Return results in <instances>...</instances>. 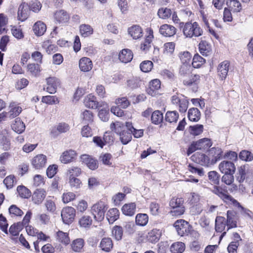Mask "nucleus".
I'll list each match as a JSON object with an SVG mask.
<instances>
[{
    "label": "nucleus",
    "instance_id": "5fc2aeb1",
    "mask_svg": "<svg viewBox=\"0 0 253 253\" xmlns=\"http://www.w3.org/2000/svg\"><path fill=\"white\" fill-rule=\"evenodd\" d=\"M208 177L213 184L217 185L219 184L220 176L216 171H211L209 172Z\"/></svg>",
    "mask_w": 253,
    "mask_h": 253
},
{
    "label": "nucleus",
    "instance_id": "39448f33",
    "mask_svg": "<svg viewBox=\"0 0 253 253\" xmlns=\"http://www.w3.org/2000/svg\"><path fill=\"white\" fill-rule=\"evenodd\" d=\"M191 159L195 163L202 166H209L212 165L210 158L203 153H196L192 156Z\"/></svg>",
    "mask_w": 253,
    "mask_h": 253
},
{
    "label": "nucleus",
    "instance_id": "ea45409f",
    "mask_svg": "<svg viewBox=\"0 0 253 253\" xmlns=\"http://www.w3.org/2000/svg\"><path fill=\"white\" fill-rule=\"evenodd\" d=\"M157 14L158 17L162 19H167L169 18L172 14L170 9L167 7H162L159 9Z\"/></svg>",
    "mask_w": 253,
    "mask_h": 253
},
{
    "label": "nucleus",
    "instance_id": "7c9ffc66",
    "mask_svg": "<svg viewBox=\"0 0 253 253\" xmlns=\"http://www.w3.org/2000/svg\"><path fill=\"white\" fill-rule=\"evenodd\" d=\"M120 212L117 208L110 209L107 214V218L110 223H113L119 217Z\"/></svg>",
    "mask_w": 253,
    "mask_h": 253
},
{
    "label": "nucleus",
    "instance_id": "4be33fe9",
    "mask_svg": "<svg viewBox=\"0 0 253 253\" xmlns=\"http://www.w3.org/2000/svg\"><path fill=\"white\" fill-rule=\"evenodd\" d=\"M209 153L210 155L212 157L211 160V164L213 165L220 160L222 156V151L220 148L213 147L210 150Z\"/></svg>",
    "mask_w": 253,
    "mask_h": 253
},
{
    "label": "nucleus",
    "instance_id": "49530a36",
    "mask_svg": "<svg viewBox=\"0 0 253 253\" xmlns=\"http://www.w3.org/2000/svg\"><path fill=\"white\" fill-rule=\"evenodd\" d=\"M179 115L176 111H168L166 114L165 120L169 123H175L178 120Z\"/></svg>",
    "mask_w": 253,
    "mask_h": 253
},
{
    "label": "nucleus",
    "instance_id": "9b49d317",
    "mask_svg": "<svg viewBox=\"0 0 253 253\" xmlns=\"http://www.w3.org/2000/svg\"><path fill=\"white\" fill-rule=\"evenodd\" d=\"M176 29L172 25L165 24L162 25L159 29L160 33L166 37H170L176 33Z\"/></svg>",
    "mask_w": 253,
    "mask_h": 253
},
{
    "label": "nucleus",
    "instance_id": "de8ad7c7",
    "mask_svg": "<svg viewBox=\"0 0 253 253\" xmlns=\"http://www.w3.org/2000/svg\"><path fill=\"white\" fill-rule=\"evenodd\" d=\"M127 127L128 130L131 132L135 138H140L143 135V129H136L132 126L131 123L127 122Z\"/></svg>",
    "mask_w": 253,
    "mask_h": 253
},
{
    "label": "nucleus",
    "instance_id": "603ef678",
    "mask_svg": "<svg viewBox=\"0 0 253 253\" xmlns=\"http://www.w3.org/2000/svg\"><path fill=\"white\" fill-rule=\"evenodd\" d=\"M17 191L19 195L23 198H28L31 196V192L26 187L24 186H18Z\"/></svg>",
    "mask_w": 253,
    "mask_h": 253
},
{
    "label": "nucleus",
    "instance_id": "58836bf2",
    "mask_svg": "<svg viewBox=\"0 0 253 253\" xmlns=\"http://www.w3.org/2000/svg\"><path fill=\"white\" fill-rule=\"evenodd\" d=\"M161 236V232L157 229H153L148 233V240L152 243H156L158 241Z\"/></svg>",
    "mask_w": 253,
    "mask_h": 253
},
{
    "label": "nucleus",
    "instance_id": "2f4dec72",
    "mask_svg": "<svg viewBox=\"0 0 253 253\" xmlns=\"http://www.w3.org/2000/svg\"><path fill=\"white\" fill-rule=\"evenodd\" d=\"M44 205L47 211L54 213L56 210V206L53 197H48L44 203Z\"/></svg>",
    "mask_w": 253,
    "mask_h": 253
},
{
    "label": "nucleus",
    "instance_id": "0e129e2a",
    "mask_svg": "<svg viewBox=\"0 0 253 253\" xmlns=\"http://www.w3.org/2000/svg\"><path fill=\"white\" fill-rule=\"evenodd\" d=\"M191 69L190 64H182L179 70V73L181 76H185L191 73Z\"/></svg>",
    "mask_w": 253,
    "mask_h": 253
},
{
    "label": "nucleus",
    "instance_id": "473e14b6",
    "mask_svg": "<svg viewBox=\"0 0 253 253\" xmlns=\"http://www.w3.org/2000/svg\"><path fill=\"white\" fill-rule=\"evenodd\" d=\"M195 143L198 150H205L211 146V140L207 138L200 139Z\"/></svg>",
    "mask_w": 253,
    "mask_h": 253
},
{
    "label": "nucleus",
    "instance_id": "f8f14e48",
    "mask_svg": "<svg viewBox=\"0 0 253 253\" xmlns=\"http://www.w3.org/2000/svg\"><path fill=\"white\" fill-rule=\"evenodd\" d=\"M69 126L65 123H59L55 126L52 127L50 130L51 135L55 137L60 133H65L69 130Z\"/></svg>",
    "mask_w": 253,
    "mask_h": 253
},
{
    "label": "nucleus",
    "instance_id": "3c124183",
    "mask_svg": "<svg viewBox=\"0 0 253 253\" xmlns=\"http://www.w3.org/2000/svg\"><path fill=\"white\" fill-rule=\"evenodd\" d=\"M131 138V133L128 130V129H126L120 135V139L121 142L124 145L127 144L130 142Z\"/></svg>",
    "mask_w": 253,
    "mask_h": 253
},
{
    "label": "nucleus",
    "instance_id": "79ce46f5",
    "mask_svg": "<svg viewBox=\"0 0 253 253\" xmlns=\"http://www.w3.org/2000/svg\"><path fill=\"white\" fill-rule=\"evenodd\" d=\"M163 120V115L161 111L156 110L153 112L151 114V121L152 123L155 125H158L162 123Z\"/></svg>",
    "mask_w": 253,
    "mask_h": 253
},
{
    "label": "nucleus",
    "instance_id": "09e8293b",
    "mask_svg": "<svg viewBox=\"0 0 253 253\" xmlns=\"http://www.w3.org/2000/svg\"><path fill=\"white\" fill-rule=\"evenodd\" d=\"M23 228V225L21 222H17L12 225L9 228V232L13 236H17Z\"/></svg>",
    "mask_w": 253,
    "mask_h": 253
},
{
    "label": "nucleus",
    "instance_id": "393cba45",
    "mask_svg": "<svg viewBox=\"0 0 253 253\" xmlns=\"http://www.w3.org/2000/svg\"><path fill=\"white\" fill-rule=\"evenodd\" d=\"M129 34L133 39H138L143 35L142 28L138 25H133L128 29Z\"/></svg>",
    "mask_w": 253,
    "mask_h": 253
},
{
    "label": "nucleus",
    "instance_id": "5701e85b",
    "mask_svg": "<svg viewBox=\"0 0 253 253\" xmlns=\"http://www.w3.org/2000/svg\"><path fill=\"white\" fill-rule=\"evenodd\" d=\"M84 105L89 108L96 109L99 107V104L96 99V97L90 94L88 95L84 100Z\"/></svg>",
    "mask_w": 253,
    "mask_h": 253
},
{
    "label": "nucleus",
    "instance_id": "f3484780",
    "mask_svg": "<svg viewBox=\"0 0 253 253\" xmlns=\"http://www.w3.org/2000/svg\"><path fill=\"white\" fill-rule=\"evenodd\" d=\"M230 63L229 61L225 60L221 62L218 67V75L222 80L226 78L229 71Z\"/></svg>",
    "mask_w": 253,
    "mask_h": 253
},
{
    "label": "nucleus",
    "instance_id": "864d4df0",
    "mask_svg": "<svg viewBox=\"0 0 253 253\" xmlns=\"http://www.w3.org/2000/svg\"><path fill=\"white\" fill-rule=\"evenodd\" d=\"M200 76L198 75H191V77L188 79H185L183 81V84L184 85L190 86L192 84H197L199 83Z\"/></svg>",
    "mask_w": 253,
    "mask_h": 253
},
{
    "label": "nucleus",
    "instance_id": "cd10ccee",
    "mask_svg": "<svg viewBox=\"0 0 253 253\" xmlns=\"http://www.w3.org/2000/svg\"><path fill=\"white\" fill-rule=\"evenodd\" d=\"M200 53L205 56H207L211 53V48L210 44L205 41H202L199 44Z\"/></svg>",
    "mask_w": 253,
    "mask_h": 253
},
{
    "label": "nucleus",
    "instance_id": "69168bd1",
    "mask_svg": "<svg viewBox=\"0 0 253 253\" xmlns=\"http://www.w3.org/2000/svg\"><path fill=\"white\" fill-rule=\"evenodd\" d=\"M81 173V169L77 167H72L67 170V175L69 177L78 176Z\"/></svg>",
    "mask_w": 253,
    "mask_h": 253
},
{
    "label": "nucleus",
    "instance_id": "423d86ee",
    "mask_svg": "<svg viewBox=\"0 0 253 253\" xmlns=\"http://www.w3.org/2000/svg\"><path fill=\"white\" fill-rule=\"evenodd\" d=\"M46 156L43 154H39L35 156L32 160L33 167L37 169L44 168L46 164Z\"/></svg>",
    "mask_w": 253,
    "mask_h": 253
},
{
    "label": "nucleus",
    "instance_id": "f03ea898",
    "mask_svg": "<svg viewBox=\"0 0 253 253\" xmlns=\"http://www.w3.org/2000/svg\"><path fill=\"white\" fill-rule=\"evenodd\" d=\"M107 209V205L104 201H99L91 207V212L94 218L96 221H100L104 219Z\"/></svg>",
    "mask_w": 253,
    "mask_h": 253
},
{
    "label": "nucleus",
    "instance_id": "8fccbe9b",
    "mask_svg": "<svg viewBox=\"0 0 253 253\" xmlns=\"http://www.w3.org/2000/svg\"><path fill=\"white\" fill-rule=\"evenodd\" d=\"M205 59L199 54H195L193 57L192 63L193 67L195 68H200L205 63Z\"/></svg>",
    "mask_w": 253,
    "mask_h": 253
},
{
    "label": "nucleus",
    "instance_id": "052dcab7",
    "mask_svg": "<svg viewBox=\"0 0 253 253\" xmlns=\"http://www.w3.org/2000/svg\"><path fill=\"white\" fill-rule=\"evenodd\" d=\"M153 63L149 60L144 61L142 62L140 65V68L141 71L143 72H149L152 69Z\"/></svg>",
    "mask_w": 253,
    "mask_h": 253
},
{
    "label": "nucleus",
    "instance_id": "20e7f679",
    "mask_svg": "<svg viewBox=\"0 0 253 253\" xmlns=\"http://www.w3.org/2000/svg\"><path fill=\"white\" fill-rule=\"evenodd\" d=\"M76 211L71 207H67L63 209L61 211V217L63 222L66 224L72 222L75 216Z\"/></svg>",
    "mask_w": 253,
    "mask_h": 253
},
{
    "label": "nucleus",
    "instance_id": "f257e3e1",
    "mask_svg": "<svg viewBox=\"0 0 253 253\" xmlns=\"http://www.w3.org/2000/svg\"><path fill=\"white\" fill-rule=\"evenodd\" d=\"M180 28H183V35L189 38L198 37L203 34V30L197 22H180Z\"/></svg>",
    "mask_w": 253,
    "mask_h": 253
},
{
    "label": "nucleus",
    "instance_id": "b1692460",
    "mask_svg": "<svg viewBox=\"0 0 253 253\" xmlns=\"http://www.w3.org/2000/svg\"><path fill=\"white\" fill-rule=\"evenodd\" d=\"M110 128L112 131H114L117 134H119V136L122 133H123L124 131L128 129L127 123H126V125L125 126L122 123L119 122L112 123L110 125Z\"/></svg>",
    "mask_w": 253,
    "mask_h": 253
},
{
    "label": "nucleus",
    "instance_id": "72a5a7b5",
    "mask_svg": "<svg viewBox=\"0 0 253 253\" xmlns=\"http://www.w3.org/2000/svg\"><path fill=\"white\" fill-rule=\"evenodd\" d=\"M11 127L12 129L18 133H22L25 129L24 123L19 118L15 120L14 123L12 124Z\"/></svg>",
    "mask_w": 253,
    "mask_h": 253
},
{
    "label": "nucleus",
    "instance_id": "37998d69",
    "mask_svg": "<svg viewBox=\"0 0 253 253\" xmlns=\"http://www.w3.org/2000/svg\"><path fill=\"white\" fill-rule=\"evenodd\" d=\"M84 246V241L82 238L74 240L71 244L72 250L76 252H79Z\"/></svg>",
    "mask_w": 253,
    "mask_h": 253
},
{
    "label": "nucleus",
    "instance_id": "aec40b11",
    "mask_svg": "<svg viewBox=\"0 0 253 253\" xmlns=\"http://www.w3.org/2000/svg\"><path fill=\"white\" fill-rule=\"evenodd\" d=\"M81 159L83 163L91 169H95L97 168V161L87 155H82Z\"/></svg>",
    "mask_w": 253,
    "mask_h": 253
},
{
    "label": "nucleus",
    "instance_id": "a19ab883",
    "mask_svg": "<svg viewBox=\"0 0 253 253\" xmlns=\"http://www.w3.org/2000/svg\"><path fill=\"white\" fill-rule=\"evenodd\" d=\"M80 32L83 37H87L93 33V29L89 25L82 24L80 26Z\"/></svg>",
    "mask_w": 253,
    "mask_h": 253
},
{
    "label": "nucleus",
    "instance_id": "412c9836",
    "mask_svg": "<svg viewBox=\"0 0 253 253\" xmlns=\"http://www.w3.org/2000/svg\"><path fill=\"white\" fill-rule=\"evenodd\" d=\"M133 58L132 51L128 49H124L119 53V58L120 60L125 63L131 61Z\"/></svg>",
    "mask_w": 253,
    "mask_h": 253
},
{
    "label": "nucleus",
    "instance_id": "4c0bfd02",
    "mask_svg": "<svg viewBox=\"0 0 253 253\" xmlns=\"http://www.w3.org/2000/svg\"><path fill=\"white\" fill-rule=\"evenodd\" d=\"M200 112L197 108H192L188 111V117L191 121L197 122L200 119Z\"/></svg>",
    "mask_w": 253,
    "mask_h": 253
},
{
    "label": "nucleus",
    "instance_id": "774afa93",
    "mask_svg": "<svg viewBox=\"0 0 253 253\" xmlns=\"http://www.w3.org/2000/svg\"><path fill=\"white\" fill-rule=\"evenodd\" d=\"M78 212H84L88 207L87 202L84 200H80L77 205H75Z\"/></svg>",
    "mask_w": 253,
    "mask_h": 253
},
{
    "label": "nucleus",
    "instance_id": "7ed1b4c3",
    "mask_svg": "<svg viewBox=\"0 0 253 253\" xmlns=\"http://www.w3.org/2000/svg\"><path fill=\"white\" fill-rule=\"evenodd\" d=\"M177 233L180 236H184L188 235L190 232L191 227L188 222L183 220H178L174 224Z\"/></svg>",
    "mask_w": 253,
    "mask_h": 253
},
{
    "label": "nucleus",
    "instance_id": "9d476101",
    "mask_svg": "<svg viewBox=\"0 0 253 253\" xmlns=\"http://www.w3.org/2000/svg\"><path fill=\"white\" fill-rule=\"evenodd\" d=\"M46 91L50 94L56 92L58 86L60 85L59 80L55 77H49L46 79Z\"/></svg>",
    "mask_w": 253,
    "mask_h": 253
},
{
    "label": "nucleus",
    "instance_id": "338daca9",
    "mask_svg": "<svg viewBox=\"0 0 253 253\" xmlns=\"http://www.w3.org/2000/svg\"><path fill=\"white\" fill-rule=\"evenodd\" d=\"M234 173H224L221 178L222 182L228 185H231L234 180V177L233 176Z\"/></svg>",
    "mask_w": 253,
    "mask_h": 253
},
{
    "label": "nucleus",
    "instance_id": "dca6fc26",
    "mask_svg": "<svg viewBox=\"0 0 253 253\" xmlns=\"http://www.w3.org/2000/svg\"><path fill=\"white\" fill-rule=\"evenodd\" d=\"M46 196L45 191L42 189L36 190L32 195V201L35 204L39 205L43 201Z\"/></svg>",
    "mask_w": 253,
    "mask_h": 253
},
{
    "label": "nucleus",
    "instance_id": "4468645a",
    "mask_svg": "<svg viewBox=\"0 0 253 253\" xmlns=\"http://www.w3.org/2000/svg\"><path fill=\"white\" fill-rule=\"evenodd\" d=\"M226 223L228 226L227 230L230 228L237 227V217L235 211H227Z\"/></svg>",
    "mask_w": 253,
    "mask_h": 253
},
{
    "label": "nucleus",
    "instance_id": "a878e982",
    "mask_svg": "<svg viewBox=\"0 0 253 253\" xmlns=\"http://www.w3.org/2000/svg\"><path fill=\"white\" fill-rule=\"evenodd\" d=\"M161 87V82L158 79L152 80L149 83V87L147 89L149 94L154 96L156 94L155 91L158 90Z\"/></svg>",
    "mask_w": 253,
    "mask_h": 253
},
{
    "label": "nucleus",
    "instance_id": "c9c22d12",
    "mask_svg": "<svg viewBox=\"0 0 253 253\" xmlns=\"http://www.w3.org/2000/svg\"><path fill=\"white\" fill-rule=\"evenodd\" d=\"M226 4L230 10L235 12H239L242 9L241 3L238 0H228Z\"/></svg>",
    "mask_w": 253,
    "mask_h": 253
},
{
    "label": "nucleus",
    "instance_id": "a18cd8bd",
    "mask_svg": "<svg viewBox=\"0 0 253 253\" xmlns=\"http://www.w3.org/2000/svg\"><path fill=\"white\" fill-rule=\"evenodd\" d=\"M148 216L145 213L137 214L135 217L136 223L140 226H145L148 223Z\"/></svg>",
    "mask_w": 253,
    "mask_h": 253
},
{
    "label": "nucleus",
    "instance_id": "6e6d98bb",
    "mask_svg": "<svg viewBox=\"0 0 253 253\" xmlns=\"http://www.w3.org/2000/svg\"><path fill=\"white\" fill-rule=\"evenodd\" d=\"M204 129V126L202 125L197 124L189 127L190 133L194 135H198L201 134Z\"/></svg>",
    "mask_w": 253,
    "mask_h": 253
},
{
    "label": "nucleus",
    "instance_id": "2eb2a0df",
    "mask_svg": "<svg viewBox=\"0 0 253 253\" xmlns=\"http://www.w3.org/2000/svg\"><path fill=\"white\" fill-rule=\"evenodd\" d=\"M79 67L82 71L88 72L93 67L92 61L87 57H83L79 61Z\"/></svg>",
    "mask_w": 253,
    "mask_h": 253
},
{
    "label": "nucleus",
    "instance_id": "c756f323",
    "mask_svg": "<svg viewBox=\"0 0 253 253\" xmlns=\"http://www.w3.org/2000/svg\"><path fill=\"white\" fill-rule=\"evenodd\" d=\"M135 204L134 203H131L124 205L122 208V211L124 214L132 216L135 212Z\"/></svg>",
    "mask_w": 253,
    "mask_h": 253
},
{
    "label": "nucleus",
    "instance_id": "c03bdc74",
    "mask_svg": "<svg viewBox=\"0 0 253 253\" xmlns=\"http://www.w3.org/2000/svg\"><path fill=\"white\" fill-rule=\"evenodd\" d=\"M56 235L57 239L59 242L66 245L69 244L70 241L68 233L62 231H58Z\"/></svg>",
    "mask_w": 253,
    "mask_h": 253
},
{
    "label": "nucleus",
    "instance_id": "1a4fd4ad",
    "mask_svg": "<svg viewBox=\"0 0 253 253\" xmlns=\"http://www.w3.org/2000/svg\"><path fill=\"white\" fill-rule=\"evenodd\" d=\"M219 169L222 173H235L236 168L234 164L228 161H223L219 165Z\"/></svg>",
    "mask_w": 253,
    "mask_h": 253
},
{
    "label": "nucleus",
    "instance_id": "e2e57ef3",
    "mask_svg": "<svg viewBox=\"0 0 253 253\" xmlns=\"http://www.w3.org/2000/svg\"><path fill=\"white\" fill-rule=\"evenodd\" d=\"M16 183L15 177L13 175H10L3 180V183L5 185L7 189H10L14 183Z\"/></svg>",
    "mask_w": 253,
    "mask_h": 253
},
{
    "label": "nucleus",
    "instance_id": "ddd939ff",
    "mask_svg": "<svg viewBox=\"0 0 253 253\" xmlns=\"http://www.w3.org/2000/svg\"><path fill=\"white\" fill-rule=\"evenodd\" d=\"M54 17L56 23L62 24L68 22L70 19L69 15L64 10L56 11L54 13Z\"/></svg>",
    "mask_w": 253,
    "mask_h": 253
},
{
    "label": "nucleus",
    "instance_id": "13d9d810",
    "mask_svg": "<svg viewBox=\"0 0 253 253\" xmlns=\"http://www.w3.org/2000/svg\"><path fill=\"white\" fill-rule=\"evenodd\" d=\"M179 56L182 64H190L191 55L189 52H181L179 53Z\"/></svg>",
    "mask_w": 253,
    "mask_h": 253
},
{
    "label": "nucleus",
    "instance_id": "bb28decb",
    "mask_svg": "<svg viewBox=\"0 0 253 253\" xmlns=\"http://www.w3.org/2000/svg\"><path fill=\"white\" fill-rule=\"evenodd\" d=\"M46 30V26L42 21L37 22L33 26V31L35 35L41 36L43 35Z\"/></svg>",
    "mask_w": 253,
    "mask_h": 253
},
{
    "label": "nucleus",
    "instance_id": "a211bd4d",
    "mask_svg": "<svg viewBox=\"0 0 253 253\" xmlns=\"http://www.w3.org/2000/svg\"><path fill=\"white\" fill-rule=\"evenodd\" d=\"M9 108H10V110L7 113V115H9L8 117L10 119H13L18 116L22 111V108L19 106L18 104L14 102H12L10 103Z\"/></svg>",
    "mask_w": 253,
    "mask_h": 253
},
{
    "label": "nucleus",
    "instance_id": "680f3d73",
    "mask_svg": "<svg viewBox=\"0 0 253 253\" xmlns=\"http://www.w3.org/2000/svg\"><path fill=\"white\" fill-rule=\"evenodd\" d=\"M112 234L117 240H120L123 234L122 227L120 226H115L113 229Z\"/></svg>",
    "mask_w": 253,
    "mask_h": 253
},
{
    "label": "nucleus",
    "instance_id": "6ab92c4d",
    "mask_svg": "<svg viewBox=\"0 0 253 253\" xmlns=\"http://www.w3.org/2000/svg\"><path fill=\"white\" fill-rule=\"evenodd\" d=\"M99 107H103V108L99 110L98 116L102 121L107 122L109 120V106L105 102H101L99 104Z\"/></svg>",
    "mask_w": 253,
    "mask_h": 253
},
{
    "label": "nucleus",
    "instance_id": "0eeeda50",
    "mask_svg": "<svg viewBox=\"0 0 253 253\" xmlns=\"http://www.w3.org/2000/svg\"><path fill=\"white\" fill-rule=\"evenodd\" d=\"M77 154L73 150H68L62 153L60 157L62 163L68 164L73 162L76 158Z\"/></svg>",
    "mask_w": 253,
    "mask_h": 253
},
{
    "label": "nucleus",
    "instance_id": "4d7b16f0",
    "mask_svg": "<svg viewBox=\"0 0 253 253\" xmlns=\"http://www.w3.org/2000/svg\"><path fill=\"white\" fill-rule=\"evenodd\" d=\"M27 69L31 74L36 76L40 72V66L39 64L30 63L27 65Z\"/></svg>",
    "mask_w": 253,
    "mask_h": 253
},
{
    "label": "nucleus",
    "instance_id": "bf43d9fd",
    "mask_svg": "<svg viewBox=\"0 0 253 253\" xmlns=\"http://www.w3.org/2000/svg\"><path fill=\"white\" fill-rule=\"evenodd\" d=\"M42 102L48 104H57L59 102L58 98L56 96H45L42 99Z\"/></svg>",
    "mask_w": 253,
    "mask_h": 253
},
{
    "label": "nucleus",
    "instance_id": "e433bc0d",
    "mask_svg": "<svg viewBox=\"0 0 253 253\" xmlns=\"http://www.w3.org/2000/svg\"><path fill=\"white\" fill-rule=\"evenodd\" d=\"M185 249V244L181 242H177L173 243L170 248L171 253H182Z\"/></svg>",
    "mask_w": 253,
    "mask_h": 253
},
{
    "label": "nucleus",
    "instance_id": "f704fd0d",
    "mask_svg": "<svg viewBox=\"0 0 253 253\" xmlns=\"http://www.w3.org/2000/svg\"><path fill=\"white\" fill-rule=\"evenodd\" d=\"M225 218L222 216H217L215 219V229L217 232H222L225 228Z\"/></svg>",
    "mask_w": 253,
    "mask_h": 253
},
{
    "label": "nucleus",
    "instance_id": "6e6552de",
    "mask_svg": "<svg viewBox=\"0 0 253 253\" xmlns=\"http://www.w3.org/2000/svg\"><path fill=\"white\" fill-rule=\"evenodd\" d=\"M30 6L28 3L22 2L19 6L18 18L19 20L24 21L27 19L30 14Z\"/></svg>",
    "mask_w": 253,
    "mask_h": 253
},
{
    "label": "nucleus",
    "instance_id": "c85d7f7f",
    "mask_svg": "<svg viewBox=\"0 0 253 253\" xmlns=\"http://www.w3.org/2000/svg\"><path fill=\"white\" fill-rule=\"evenodd\" d=\"M99 247L104 252H110L113 247L112 240L110 238H103L101 241Z\"/></svg>",
    "mask_w": 253,
    "mask_h": 253
}]
</instances>
